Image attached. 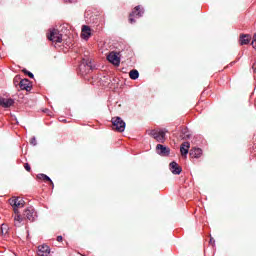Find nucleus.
I'll use <instances>...</instances> for the list:
<instances>
[{"label": "nucleus", "mask_w": 256, "mask_h": 256, "mask_svg": "<svg viewBox=\"0 0 256 256\" xmlns=\"http://www.w3.org/2000/svg\"><path fill=\"white\" fill-rule=\"evenodd\" d=\"M23 217L24 219H27L28 221L33 223V221H35V217H37V213H35V210L33 208H28L24 210Z\"/></svg>", "instance_id": "6e6552de"}, {"label": "nucleus", "mask_w": 256, "mask_h": 256, "mask_svg": "<svg viewBox=\"0 0 256 256\" xmlns=\"http://www.w3.org/2000/svg\"><path fill=\"white\" fill-rule=\"evenodd\" d=\"M250 41H251V35L249 34L240 35V39H239L240 45H249Z\"/></svg>", "instance_id": "a211bd4d"}, {"label": "nucleus", "mask_w": 256, "mask_h": 256, "mask_svg": "<svg viewBox=\"0 0 256 256\" xmlns=\"http://www.w3.org/2000/svg\"><path fill=\"white\" fill-rule=\"evenodd\" d=\"M14 103H15V101L11 98H2V99H0L1 107H4L6 109L13 106Z\"/></svg>", "instance_id": "ddd939ff"}, {"label": "nucleus", "mask_w": 256, "mask_h": 256, "mask_svg": "<svg viewBox=\"0 0 256 256\" xmlns=\"http://www.w3.org/2000/svg\"><path fill=\"white\" fill-rule=\"evenodd\" d=\"M142 15H143V10L141 9V6H136L129 15V19H128L129 23L131 24L135 23V17L139 18V17H142Z\"/></svg>", "instance_id": "0eeeda50"}, {"label": "nucleus", "mask_w": 256, "mask_h": 256, "mask_svg": "<svg viewBox=\"0 0 256 256\" xmlns=\"http://www.w3.org/2000/svg\"><path fill=\"white\" fill-rule=\"evenodd\" d=\"M57 241H58L59 243H61V241H63V236H58V237H57Z\"/></svg>", "instance_id": "bb28decb"}, {"label": "nucleus", "mask_w": 256, "mask_h": 256, "mask_svg": "<svg viewBox=\"0 0 256 256\" xmlns=\"http://www.w3.org/2000/svg\"><path fill=\"white\" fill-rule=\"evenodd\" d=\"M24 168L26 169V171H28V173H31V166L29 165V163H25Z\"/></svg>", "instance_id": "b1692460"}, {"label": "nucleus", "mask_w": 256, "mask_h": 256, "mask_svg": "<svg viewBox=\"0 0 256 256\" xmlns=\"http://www.w3.org/2000/svg\"><path fill=\"white\" fill-rule=\"evenodd\" d=\"M169 167L173 175H181V171H183V169L181 168V166H179V164H177V162H171Z\"/></svg>", "instance_id": "9d476101"}, {"label": "nucleus", "mask_w": 256, "mask_h": 256, "mask_svg": "<svg viewBox=\"0 0 256 256\" xmlns=\"http://www.w3.org/2000/svg\"><path fill=\"white\" fill-rule=\"evenodd\" d=\"M37 179H40L41 181H45V183L48 182L52 187H55V184H53V180H51V178H49V176L45 174H38Z\"/></svg>", "instance_id": "6ab92c4d"}, {"label": "nucleus", "mask_w": 256, "mask_h": 256, "mask_svg": "<svg viewBox=\"0 0 256 256\" xmlns=\"http://www.w3.org/2000/svg\"><path fill=\"white\" fill-rule=\"evenodd\" d=\"M25 217L19 213L14 215V225L15 227H22L24 225Z\"/></svg>", "instance_id": "f8f14e48"}, {"label": "nucleus", "mask_w": 256, "mask_h": 256, "mask_svg": "<svg viewBox=\"0 0 256 256\" xmlns=\"http://www.w3.org/2000/svg\"><path fill=\"white\" fill-rule=\"evenodd\" d=\"M129 77H130V79H132L133 81H135V79H139V71H137V70H131L130 72H129Z\"/></svg>", "instance_id": "aec40b11"}, {"label": "nucleus", "mask_w": 256, "mask_h": 256, "mask_svg": "<svg viewBox=\"0 0 256 256\" xmlns=\"http://www.w3.org/2000/svg\"><path fill=\"white\" fill-rule=\"evenodd\" d=\"M47 38L49 41H52V43H62L63 42V34L59 32L57 29H53L50 31V33L47 35Z\"/></svg>", "instance_id": "20e7f679"}, {"label": "nucleus", "mask_w": 256, "mask_h": 256, "mask_svg": "<svg viewBox=\"0 0 256 256\" xmlns=\"http://www.w3.org/2000/svg\"><path fill=\"white\" fill-rule=\"evenodd\" d=\"M156 151H157L158 155H162V157H167V155H169V153H171V150L169 149V147H165L162 144H158L156 146Z\"/></svg>", "instance_id": "1a4fd4ad"}, {"label": "nucleus", "mask_w": 256, "mask_h": 256, "mask_svg": "<svg viewBox=\"0 0 256 256\" xmlns=\"http://www.w3.org/2000/svg\"><path fill=\"white\" fill-rule=\"evenodd\" d=\"M252 69H253V72L256 73V62L253 63Z\"/></svg>", "instance_id": "a878e982"}, {"label": "nucleus", "mask_w": 256, "mask_h": 256, "mask_svg": "<svg viewBox=\"0 0 256 256\" xmlns=\"http://www.w3.org/2000/svg\"><path fill=\"white\" fill-rule=\"evenodd\" d=\"M107 61L112 63L115 67H119V65H121V58L117 52H110L107 56Z\"/></svg>", "instance_id": "423d86ee"}, {"label": "nucleus", "mask_w": 256, "mask_h": 256, "mask_svg": "<svg viewBox=\"0 0 256 256\" xmlns=\"http://www.w3.org/2000/svg\"><path fill=\"white\" fill-rule=\"evenodd\" d=\"M51 253V249L47 245H40L38 246V256H49Z\"/></svg>", "instance_id": "9b49d317"}, {"label": "nucleus", "mask_w": 256, "mask_h": 256, "mask_svg": "<svg viewBox=\"0 0 256 256\" xmlns=\"http://www.w3.org/2000/svg\"><path fill=\"white\" fill-rule=\"evenodd\" d=\"M11 207H13L14 213H19V209L25 207V200L21 197H12L9 199Z\"/></svg>", "instance_id": "f03ea898"}, {"label": "nucleus", "mask_w": 256, "mask_h": 256, "mask_svg": "<svg viewBox=\"0 0 256 256\" xmlns=\"http://www.w3.org/2000/svg\"><path fill=\"white\" fill-rule=\"evenodd\" d=\"M23 71V73L25 74V75H28V77H30V79H33L35 76L33 75V73H31V72H29L27 69H24V70H22Z\"/></svg>", "instance_id": "4be33fe9"}, {"label": "nucleus", "mask_w": 256, "mask_h": 256, "mask_svg": "<svg viewBox=\"0 0 256 256\" xmlns=\"http://www.w3.org/2000/svg\"><path fill=\"white\" fill-rule=\"evenodd\" d=\"M92 69L93 66L91 65V61L82 59V62L79 65V71L81 75H88V73H91Z\"/></svg>", "instance_id": "39448f33"}, {"label": "nucleus", "mask_w": 256, "mask_h": 256, "mask_svg": "<svg viewBox=\"0 0 256 256\" xmlns=\"http://www.w3.org/2000/svg\"><path fill=\"white\" fill-rule=\"evenodd\" d=\"M1 233L2 235H7L9 233V226L7 224H2Z\"/></svg>", "instance_id": "412c9836"}, {"label": "nucleus", "mask_w": 256, "mask_h": 256, "mask_svg": "<svg viewBox=\"0 0 256 256\" xmlns=\"http://www.w3.org/2000/svg\"><path fill=\"white\" fill-rule=\"evenodd\" d=\"M148 135L153 137L158 143H165L167 131L165 130H151Z\"/></svg>", "instance_id": "f257e3e1"}, {"label": "nucleus", "mask_w": 256, "mask_h": 256, "mask_svg": "<svg viewBox=\"0 0 256 256\" xmlns=\"http://www.w3.org/2000/svg\"><path fill=\"white\" fill-rule=\"evenodd\" d=\"M111 121L113 131H118V133L125 131V121L121 117H113Z\"/></svg>", "instance_id": "7ed1b4c3"}, {"label": "nucleus", "mask_w": 256, "mask_h": 256, "mask_svg": "<svg viewBox=\"0 0 256 256\" xmlns=\"http://www.w3.org/2000/svg\"><path fill=\"white\" fill-rule=\"evenodd\" d=\"M191 147V144L189 142L182 143L180 147V152L182 157H187V153H189V148Z\"/></svg>", "instance_id": "f3484780"}, {"label": "nucleus", "mask_w": 256, "mask_h": 256, "mask_svg": "<svg viewBox=\"0 0 256 256\" xmlns=\"http://www.w3.org/2000/svg\"><path fill=\"white\" fill-rule=\"evenodd\" d=\"M202 155L203 150H201V148H192L190 150V157H192V159H199Z\"/></svg>", "instance_id": "4468645a"}, {"label": "nucleus", "mask_w": 256, "mask_h": 256, "mask_svg": "<svg viewBox=\"0 0 256 256\" xmlns=\"http://www.w3.org/2000/svg\"><path fill=\"white\" fill-rule=\"evenodd\" d=\"M20 89L22 91H29L31 89V82H29V79H23L19 83Z\"/></svg>", "instance_id": "dca6fc26"}, {"label": "nucleus", "mask_w": 256, "mask_h": 256, "mask_svg": "<svg viewBox=\"0 0 256 256\" xmlns=\"http://www.w3.org/2000/svg\"><path fill=\"white\" fill-rule=\"evenodd\" d=\"M30 143H31V145H37V139L31 138Z\"/></svg>", "instance_id": "393cba45"}, {"label": "nucleus", "mask_w": 256, "mask_h": 256, "mask_svg": "<svg viewBox=\"0 0 256 256\" xmlns=\"http://www.w3.org/2000/svg\"><path fill=\"white\" fill-rule=\"evenodd\" d=\"M82 39H89L91 37V28L87 25L82 26V33H81Z\"/></svg>", "instance_id": "2eb2a0df"}, {"label": "nucleus", "mask_w": 256, "mask_h": 256, "mask_svg": "<svg viewBox=\"0 0 256 256\" xmlns=\"http://www.w3.org/2000/svg\"><path fill=\"white\" fill-rule=\"evenodd\" d=\"M251 45H252L253 49H256V33L253 36V41H252Z\"/></svg>", "instance_id": "5701e85b"}, {"label": "nucleus", "mask_w": 256, "mask_h": 256, "mask_svg": "<svg viewBox=\"0 0 256 256\" xmlns=\"http://www.w3.org/2000/svg\"><path fill=\"white\" fill-rule=\"evenodd\" d=\"M210 243H211V245H215V239L210 238Z\"/></svg>", "instance_id": "cd10ccee"}]
</instances>
